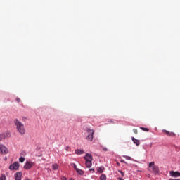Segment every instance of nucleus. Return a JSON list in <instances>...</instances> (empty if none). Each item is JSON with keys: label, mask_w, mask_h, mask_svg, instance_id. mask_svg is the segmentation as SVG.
I'll use <instances>...</instances> for the list:
<instances>
[{"label": "nucleus", "mask_w": 180, "mask_h": 180, "mask_svg": "<svg viewBox=\"0 0 180 180\" xmlns=\"http://www.w3.org/2000/svg\"><path fill=\"white\" fill-rule=\"evenodd\" d=\"M14 123L16 126V129L21 134V136H23L25 133H26V129H25V124L22 123L19 120L15 119L14 120Z\"/></svg>", "instance_id": "nucleus-1"}, {"label": "nucleus", "mask_w": 180, "mask_h": 180, "mask_svg": "<svg viewBox=\"0 0 180 180\" xmlns=\"http://www.w3.org/2000/svg\"><path fill=\"white\" fill-rule=\"evenodd\" d=\"M87 136H86V140L87 141H93L94 140V134H95V131L90 128L86 129Z\"/></svg>", "instance_id": "nucleus-2"}, {"label": "nucleus", "mask_w": 180, "mask_h": 180, "mask_svg": "<svg viewBox=\"0 0 180 180\" xmlns=\"http://www.w3.org/2000/svg\"><path fill=\"white\" fill-rule=\"evenodd\" d=\"M149 171H152V172H153V174H159L160 172V168L158 167V166H155L154 162H151L150 163H149Z\"/></svg>", "instance_id": "nucleus-3"}, {"label": "nucleus", "mask_w": 180, "mask_h": 180, "mask_svg": "<svg viewBox=\"0 0 180 180\" xmlns=\"http://www.w3.org/2000/svg\"><path fill=\"white\" fill-rule=\"evenodd\" d=\"M19 167H20V165L19 164V162H15L12 165L9 166V170L10 171H18L19 169Z\"/></svg>", "instance_id": "nucleus-4"}, {"label": "nucleus", "mask_w": 180, "mask_h": 180, "mask_svg": "<svg viewBox=\"0 0 180 180\" xmlns=\"http://www.w3.org/2000/svg\"><path fill=\"white\" fill-rule=\"evenodd\" d=\"M8 148L3 144L0 145V154H8Z\"/></svg>", "instance_id": "nucleus-5"}, {"label": "nucleus", "mask_w": 180, "mask_h": 180, "mask_svg": "<svg viewBox=\"0 0 180 180\" xmlns=\"http://www.w3.org/2000/svg\"><path fill=\"white\" fill-rule=\"evenodd\" d=\"M33 165H34V162L27 161V162H26L25 165H24V168H25V169H30V168H32V167H33Z\"/></svg>", "instance_id": "nucleus-6"}, {"label": "nucleus", "mask_w": 180, "mask_h": 180, "mask_svg": "<svg viewBox=\"0 0 180 180\" xmlns=\"http://www.w3.org/2000/svg\"><path fill=\"white\" fill-rule=\"evenodd\" d=\"M169 174L170 176H174V178H178V176H180V173L179 172L171 171Z\"/></svg>", "instance_id": "nucleus-7"}, {"label": "nucleus", "mask_w": 180, "mask_h": 180, "mask_svg": "<svg viewBox=\"0 0 180 180\" xmlns=\"http://www.w3.org/2000/svg\"><path fill=\"white\" fill-rule=\"evenodd\" d=\"M84 160L85 161H92V160H94V158L92 157V155L86 153L84 156Z\"/></svg>", "instance_id": "nucleus-8"}, {"label": "nucleus", "mask_w": 180, "mask_h": 180, "mask_svg": "<svg viewBox=\"0 0 180 180\" xmlns=\"http://www.w3.org/2000/svg\"><path fill=\"white\" fill-rule=\"evenodd\" d=\"M163 133H165L167 136H170V137H175V133H174V132H169V131H167V130H165V129H164L163 131Z\"/></svg>", "instance_id": "nucleus-9"}, {"label": "nucleus", "mask_w": 180, "mask_h": 180, "mask_svg": "<svg viewBox=\"0 0 180 180\" xmlns=\"http://www.w3.org/2000/svg\"><path fill=\"white\" fill-rule=\"evenodd\" d=\"M14 176L15 178V180H22V173H21V172H16L14 174Z\"/></svg>", "instance_id": "nucleus-10"}, {"label": "nucleus", "mask_w": 180, "mask_h": 180, "mask_svg": "<svg viewBox=\"0 0 180 180\" xmlns=\"http://www.w3.org/2000/svg\"><path fill=\"white\" fill-rule=\"evenodd\" d=\"M84 153H85L84 151V150H81V149H77L75 151V154H77V155H81V154H84Z\"/></svg>", "instance_id": "nucleus-11"}, {"label": "nucleus", "mask_w": 180, "mask_h": 180, "mask_svg": "<svg viewBox=\"0 0 180 180\" xmlns=\"http://www.w3.org/2000/svg\"><path fill=\"white\" fill-rule=\"evenodd\" d=\"M132 141L136 144V146H140V141L135 139L134 137H132Z\"/></svg>", "instance_id": "nucleus-12"}, {"label": "nucleus", "mask_w": 180, "mask_h": 180, "mask_svg": "<svg viewBox=\"0 0 180 180\" xmlns=\"http://www.w3.org/2000/svg\"><path fill=\"white\" fill-rule=\"evenodd\" d=\"M85 164L86 168H91L92 167V161H86Z\"/></svg>", "instance_id": "nucleus-13"}, {"label": "nucleus", "mask_w": 180, "mask_h": 180, "mask_svg": "<svg viewBox=\"0 0 180 180\" xmlns=\"http://www.w3.org/2000/svg\"><path fill=\"white\" fill-rule=\"evenodd\" d=\"M52 168H53V169L54 171H57V169H58V165H57V164H53V165H52Z\"/></svg>", "instance_id": "nucleus-14"}, {"label": "nucleus", "mask_w": 180, "mask_h": 180, "mask_svg": "<svg viewBox=\"0 0 180 180\" xmlns=\"http://www.w3.org/2000/svg\"><path fill=\"white\" fill-rule=\"evenodd\" d=\"M76 172L79 175H84V171L81 170L80 169H77Z\"/></svg>", "instance_id": "nucleus-15"}, {"label": "nucleus", "mask_w": 180, "mask_h": 180, "mask_svg": "<svg viewBox=\"0 0 180 180\" xmlns=\"http://www.w3.org/2000/svg\"><path fill=\"white\" fill-rule=\"evenodd\" d=\"M4 134L5 139H6V137L8 139H9V137H11V133H9V132H6L5 134Z\"/></svg>", "instance_id": "nucleus-16"}, {"label": "nucleus", "mask_w": 180, "mask_h": 180, "mask_svg": "<svg viewBox=\"0 0 180 180\" xmlns=\"http://www.w3.org/2000/svg\"><path fill=\"white\" fill-rule=\"evenodd\" d=\"M100 180H106V175L105 174H101L100 176Z\"/></svg>", "instance_id": "nucleus-17"}, {"label": "nucleus", "mask_w": 180, "mask_h": 180, "mask_svg": "<svg viewBox=\"0 0 180 180\" xmlns=\"http://www.w3.org/2000/svg\"><path fill=\"white\" fill-rule=\"evenodd\" d=\"M97 171L100 172V174H102V172H103V167H98Z\"/></svg>", "instance_id": "nucleus-18"}, {"label": "nucleus", "mask_w": 180, "mask_h": 180, "mask_svg": "<svg viewBox=\"0 0 180 180\" xmlns=\"http://www.w3.org/2000/svg\"><path fill=\"white\" fill-rule=\"evenodd\" d=\"M1 140H5V134H0V141H1Z\"/></svg>", "instance_id": "nucleus-19"}, {"label": "nucleus", "mask_w": 180, "mask_h": 180, "mask_svg": "<svg viewBox=\"0 0 180 180\" xmlns=\"http://www.w3.org/2000/svg\"><path fill=\"white\" fill-rule=\"evenodd\" d=\"M0 180H6V176H5V174H1V176H0Z\"/></svg>", "instance_id": "nucleus-20"}, {"label": "nucleus", "mask_w": 180, "mask_h": 180, "mask_svg": "<svg viewBox=\"0 0 180 180\" xmlns=\"http://www.w3.org/2000/svg\"><path fill=\"white\" fill-rule=\"evenodd\" d=\"M20 162H25V158L24 157H20L19 158Z\"/></svg>", "instance_id": "nucleus-21"}, {"label": "nucleus", "mask_w": 180, "mask_h": 180, "mask_svg": "<svg viewBox=\"0 0 180 180\" xmlns=\"http://www.w3.org/2000/svg\"><path fill=\"white\" fill-rule=\"evenodd\" d=\"M141 130H143V131H149L150 129H148V128H144V127H141Z\"/></svg>", "instance_id": "nucleus-22"}, {"label": "nucleus", "mask_w": 180, "mask_h": 180, "mask_svg": "<svg viewBox=\"0 0 180 180\" xmlns=\"http://www.w3.org/2000/svg\"><path fill=\"white\" fill-rule=\"evenodd\" d=\"M118 172H120L122 176H124V172H122L120 170H119Z\"/></svg>", "instance_id": "nucleus-23"}, {"label": "nucleus", "mask_w": 180, "mask_h": 180, "mask_svg": "<svg viewBox=\"0 0 180 180\" xmlns=\"http://www.w3.org/2000/svg\"><path fill=\"white\" fill-rule=\"evenodd\" d=\"M133 131H134V134H137V133H138V131L136 129H134Z\"/></svg>", "instance_id": "nucleus-24"}, {"label": "nucleus", "mask_w": 180, "mask_h": 180, "mask_svg": "<svg viewBox=\"0 0 180 180\" xmlns=\"http://www.w3.org/2000/svg\"><path fill=\"white\" fill-rule=\"evenodd\" d=\"M109 150L108 149V148L104 147L103 148V151H108Z\"/></svg>", "instance_id": "nucleus-25"}, {"label": "nucleus", "mask_w": 180, "mask_h": 180, "mask_svg": "<svg viewBox=\"0 0 180 180\" xmlns=\"http://www.w3.org/2000/svg\"><path fill=\"white\" fill-rule=\"evenodd\" d=\"M120 162H122V163L126 164L127 165V162H126V161H124L123 160H121Z\"/></svg>", "instance_id": "nucleus-26"}, {"label": "nucleus", "mask_w": 180, "mask_h": 180, "mask_svg": "<svg viewBox=\"0 0 180 180\" xmlns=\"http://www.w3.org/2000/svg\"><path fill=\"white\" fill-rule=\"evenodd\" d=\"M73 167L75 169V170L77 171V169H78V168L77 167V165L73 164Z\"/></svg>", "instance_id": "nucleus-27"}, {"label": "nucleus", "mask_w": 180, "mask_h": 180, "mask_svg": "<svg viewBox=\"0 0 180 180\" xmlns=\"http://www.w3.org/2000/svg\"><path fill=\"white\" fill-rule=\"evenodd\" d=\"M16 102H18V103H19V102H20V98H16Z\"/></svg>", "instance_id": "nucleus-28"}, {"label": "nucleus", "mask_w": 180, "mask_h": 180, "mask_svg": "<svg viewBox=\"0 0 180 180\" xmlns=\"http://www.w3.org/2000/svg\"><path fill=\"white\" fill-rule=\"evenodd\" d=\"M61 180H67V178L65 177V176H63V177L61 178Z\"/></svg>", "instance_id": "nucleus-29"}, {"label": "nucleus", "mask_w": 180, "mask_h": 180, "mask_svg": "<svg viewBox=\"0 0 180 180\" xmlns=\"http://www.w3.org/2000/svg\"><path fill=\"white\" fill-rule=\"evenodd\" d=\"M125 158H126L127 160H130V159H131V158L129 157V156H125Z\"/></svg>", "instance_id": "nucleus-30"}, {"label": "nucleus", "mask_w": 180, "mask_h": 180, "mask_svg": "<svg viewBox=\"0 0 180 180\" xmlns=\"http://www.w3.org/2000/svg\"><path fill=\"white\" fill-rule=\"evenodd\" d=\"M169 180H180V179H169Z\"/></svg>", "instance_id": "nucleus-31"}, {"label": "nucleus", "mask_w": 180, "mask_h": 180, "mask_svg": "<svg viewBox=\"0 0 180 180\" xmlns=\"http://www.w3.org/2000/svg\"><path fill=\"white\" fill-rule=\"evenodd\" d=\"M90 171H94V169H90Z\"/></svg>", "instance_id": "nucleus-32"}, {"label": "nucleus", "mask_w": 180, "mask_h": 180, "mask_svg": "<svg viewBox=\"0 0 180 180\" xmlns=\"http://www.w3.org/2000/svg\"><path fill=\"white\" fill-rule=\"evenodd\" d=\"M120 180H122V179L120 178Z\"/></svg>", "instance_id": "nucleus-33"}]
</instances>
